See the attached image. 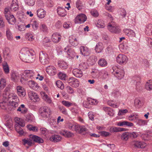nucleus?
Returning a JSON list of instances; mask_svg holds the SVG:
<instances>
[{
    "label": "nucleus",
    "mask_w": 152,
    "mask_h": 152,
    "mask_svg": "<svg viewBox=\"0 0 152 152\" xmlns=\"http://www.w3.org/2000/svg\"><path fill=\"white\" fill-rule=\"evenodd\" d=\"M27 50L26 54L20 56V58L22 60L25 62H32L35 60V53L32 49H28Z\"/></svg>",
    "instance_id": "nucleus-1"
},
{
    "label": "nucleus",
    "mask_w": 152,
    "mask_h": 152,
    "mask_svg": "<svg viewBox=\"0 0 152 152\" xmlns=\"http://www.w3.org/2000/svg\"><path fill=\"white\" fill-rule=\"evenodd\" d=\"M15 121L16 123L17 124H15V130L20 135H22L23 134L24 132L20 126L21 127L24 126L25 124L24 120L17 118L15 119Z\"/></svg>",
    "instance_id": "nucleus-2"
},
{
    "label": "nucleus",
    "mask_w": 152,
    "mask_h": 152,
    "mask_svg": "<svg viewBox=\"0 0 152 152\" xmlns=\"http://www.w3.org/2000/svg\"><path fill=\"white\" fill-rule=\"evenodd\" d=\"M9 9L6 8L4 10V14L8 23L11 25H14L16 22V19L13 15L10 14Z\"/></svg>",
    "instance_id": "nucleus-3"
},
{
    "label": "nucleus",
    "mask_w": 152,
    "mask_h": 152,
    "mask_svg": "<svg viewBox=\"0 0 152 152\" xmlns=\"http://www.w3.org/2000/svg\"><path fill=\"white\" fill-rule=\"evenodd\" d=\"M107 28L111 32L119 34L121 32L119 26L116 25H113L112 23H109L107 26Z\"/></svg>",
    "instance_id": "nucleus-4"
},
{
    "label": "nucleus",
    "mask_w": 152,
    "mask_h": 152,
    "mask_svg": "<svg viewBox=\"0 0 152 152\" xmlns=\"http://www.w3.org/2000/svg\"><path fill=\"white\" fill-rule=\"evenodd\" d=\"M87 17L83 14L81 13L78 15L75 19V23H83L86 21Z\"/></svg>",
    "instance_id": "nucleus-5"
},
{
    "label": "nucleus",
    "mask_w": 152,
    "mask_h": 152,
    "mask_svg": "<svg viewBox=\"0 0 152 152\" xmlns=\"http://www.w3.org/2000/svg\"><path fill=\"white\" fill-rule=\"evenodd\" d=\"M117 62L121 65H124L126 64L127 61V57L125 55L120 54L116 57Z\"/></svg>",
    "instance_id": "nucleus-6"
},
{
    "label": "nucleus",
    "mask_w": 152,
    "mask_h": 152,
    "mask_svg": "<svg viewBox=\"0 0 152 152\" xmlns=\"http://www.w3.org/2000/svg\"><path fill=\"white\" fill-rule=\"evenodd\" d=\"M39 60L42 64H45L49 63V59L47 54L44 53L43 51L40 52L39 54Z\"/></svg>",
    "instance_id": "nucleus-7"
},
{
    "label": "nucleus",
    "mask_w": 152,
    "mask_h": 152,
    "mask_svg": "<svg viewBox=\"0 0 152 152\" xmlns=\"http://www.w3.org/2000/svg\"><path fill=\"white\" fill-rule=\"evenodd\" d=\"M28 94L30 99L33 102H36L39 101V96L35 92L29 90L28 91Z\"/></svg>",
    "instance_id": "nucleus-8"
},
{
    "label": "nucleus",
    "mask_w": 152,
    "mask_h": 152,
    "mask_svg": "<svg viewBox=\"0 0 152 152\" xmlns=\"http://www.w3.org/2000/svg\"><path fill=\"white\" fill-rule=\"evenodd\" d=\"M40 113L41 116L44 118H48L50 115V110L46 107H44L41 108Z\"/></svg>",
    "instance_id": "nucleus-9"
},
{
    "label": "nucleus",
    "mask_w": 152,
    "mask_h": 152,
    "mask_svg": "<svg viewBox=\"0 0 152 152\" xmlns=\"http://www.w3.org/2000/svg\"><path fill=\"white\" fill-rule=\"evenodd\" d=\"M67 82L70 86L74 88L77 87L79 85L78 80L73 77H70L67 80Z\"/></svg>",
    "instance_id": "nucleus-10"
},
{
    "label": "nucleus",
    "mask_w": 152,
    "mask_h": 152,
    "mask_svg": "<svg viewBox=\"0 0 152 152\" xmlns=\"http://www.w3.org/2000/svg\"><path fill=\"white\" fill-rule=\"evenodd\" d=\"M116 67H113V74L115 75L117 77L118 79H121L123 78L124 76V73L123 70V68H122L121 69H118L117 70L115 71L114 69H115Z\"/></svg>",
    "instance_id": "nucleus-11"
},
{
    "label": "nucleus",
    "mask_w": 152,
    "mask_h": 152,
    "mask_svg": "<svg viewBox=\"0 0 152 152\" xmlns=\"http://www.w3.org/2000/svg\"><path fill=\"white\" fill-rule=\"evenodd\" d=\"M46 72L50 75H55L56 73V68L53 66H49L46 68Z\"/></svg>",
    "instance_id": "nucleus-12"
},
{
    "label": "nucleus",
    "mask_w": 152,
    "mask_h": 152,
    "mask_svg": "<svg viewBox=\"0 0 152 152\" xmlns=\"http://www.w3.org/2000/svg\"><path fill=\"white\" fill-rule=\"evenodd\" d=\"M19 102V99L17 96H14V98L11 100V102L10 103V105L12 107L13 110H14L15 108L17 107L18 105V102Z\"/></svg>",
    "instance_id": "nucleus-13"
},
{
    "label": "nucleus",
    "mask_w": 152,
    "mask_h": 152,
    "mask_svg": "<svg viewBox=\"0 0 152 152\" xmlns=\"http://www.w3.org/2000/svg\"><path fill=\"white\" fill-rule=\"evenodd\" d=\"M6 35L7 38L9 41H12L13 39V36L10 28L7 27L6 29Z\"/></svg>",
    "instance_id": "nucleus-14"
},
{
    "label": "nucleus",
    "mask_w": 152,
    "mask_h": 152,
    "mask_svg": "<svg viewBox=\"0 0 152 152\" xmlns=\"http://www.w3.org/2000/svg\"><path fill=\"white\" fill-rule=\"evenodd\" d=\"M64 51L66 52L68 55L72 58H74L76 56V53L72 48H64Z\"/></svg>",
    "instance_id": "nucleus-15"
},
{
    "label": "nucleus",
    "mask_w": 152,
    "mask_h": 152,
    "mask_svg": "<svg viewBox=\"0 0 152 152\" xmlns=\"http://www.w3.org/2000/svg\"><path fill=\"white\" fill-rule=\"evenodd\" d=\"M132 146L136 148H143L144 146L142 142L139 141H133L131 142Z\"/></svg>",
    "instance_id": "nucleus-16"
},
{
    "label": "nucleus",
    "mask_w": 152,
    "mask_h": 152,
    "mask_svg": "<svg viewBox=\"0 0 152 152\" xmlns=\"http://www.w3.org/2000/svg\"><path fill=\"white\" fill-rule=\"evenodd\" d=\"M117 125L119 126H127L129 127H131L133 126V123L126 121H120L118 122Z\"/></svg>",
    "instance_id": "nucleus-17"
},
{
    "label": "nucleus",
    "mask_w": 152,
    "mask_h": 152,
    "mask_svg": "<svg viewBox=\"0 0 152 152\" xmlns=\"http://www.w3.org/2000/svg\"><path fill=\"white\" fill-rule=\"evenodd\" d=\"M62 139L61 136L58 135H52L50 139V140L54 142L60 141Z\"/></svg>",
    "instance_id": "nucleus-18"
},
{
    "label": "nucleus",
    "mask_w": 152,
    "mask_h": 152,
    "mask_svg": "<svg viewBox=\"0 0 152 152\" xmlns=\"http://www.w3.org/2000/svg\"><path fill=\"white\" fill-rule=\"evenodd\" d=\"M19 6L17 0H13L10 6V8L12 11H16L18 9Z\"/></svg>",
    "instance_id": "nucleus-19"
},
{
    "label": "nucleus",
    "mask_w": 152,
    "mask_h": 152,
    "mask_svg": "<svg viewBox=\"0 0 152 152\" xmlns=\"http://www.w3.org/2000/svg\"><path fill=\"white\" fill-rule=\"evenodd\" d=\"M20 78V75L18 72H12L11 79L12 81L16 82Z\"/></svg>",
    "instance_id": "nucleus-20"
},
{
    "label": "nucleus",
    "mask_w": 152,
    "mask_h": 152,
    "mask_svg": "<svg viewBox=\"0 0 152 152\" xmlns=\"http://www.w3.org/2000/svg\"><path fill=\"white\" fill-rule=\"evenodd\" d=\"M57 12L58 15L61 17H64L66 15V12L65 9L60 7H58Z\"/></svg>",
    "instance_id": "nucleus-21"
},
{
    "label": "nucleus",
    "mask_w": 152,
    "mask_h": 152,
    "mask_svg": "<svg viewBox=\"0 0 152 152\" xmlns=\"http://www.w3.org/2000/svg\"><path fill=\"white\" fill-rule=\"evenodd\" d=\"M72 73L73 75L77 77L80 78L83 75L82 71L78 69H73Z\"/></svg>",
    "instance_id": "nucleus-22"
},
{
    "label": "nucleus",
    "mask_w": 152,
    "mask_h": 152,
    "mask_svg": "<svg viewBox=\"0 0 152 152\" xmlns=\"http://www.w3.org/2000/svg\"><path fill=\"white\" fill-rule=\"evenodd\" d=\"M30 138H31V140L35 142L40 143L44 142L43 140L41 138L36 135H33Z\"/></svg>",
    "instance_id": "nucleus-23"
},
{
    "label": "nucleus",
    "mask_w": 152,
    "mask_h": 152,
    "mask_svg": "<svg viewBox=\"0 0 152 152\" xmlns=\"http://www.w3.org/2000/svg\"><path fill=\"white\" fill-rule=\"evenodd\" d=\"M61 39V36L57 33L54 34L52 36V39L53 41L56 43H58Z\"/></svg>",
    "instance_id": "nucleus-24"
},
{
    "label": "nucleus",
    "mask_w": 152,
    "mask_h": 152,
    "mask_svg": "<svg viewBox=\"0 0 152 152\" xmlns=\"http://www.w3.org/2000/svg\"><path fill=\"white\" fill-rule=\"evenodd\" d=\"M101 77L102 80H104L107 79L109 77L108 72L104 70H102L99 72Z\"/></svg>",
    "instance_id": "nucleus-25"
},
{
    "label": "nucleus",
    "mask_w": 152,
    "mask_h": 152,
    "mask_svg": "<svg viewBox=\"0 0 152 152\" xmlns=\"http://www.w3.org/2000/svg\"><path fill=\"white\" fill-rule=\"evenodd\" d=\"M69 41L70 43L73 46L76 47L78 45V42L74 37H70L69 38Z\"/></svg>",
    "instance_id": "nucleus-26"
},
{
    "label": "nucleus",
    "mask_w": 152,
    "mask_h": 152,
    "mask_svg": "<svg viewBox=\"0 0 152 152\" xmlns=\"http://www.w3.org/2000/svg\"><path fill=\"white\" fill-rule=\"evenodd\" d=\"M28 84L30 87L34 90H37L39 87L37 83L32 80H29L28 81Z\"/></svg>",
    "instance_id": "nucleus-27"
},
{
    "label": "nucleus",
    "mask_w": 152,
    "mask_h": 152,
    "mask_svg": "<svg viewBox=\"0 0 152 152\" xmlns=\"http://www.w3.org/2000/svg\"><path fill=\"white\" fill-rule=\"evenodd\" d=\"M17 93L20 96L23 97L26 94L23 88L21 86H18L17 87Z\"/></svg>",
    "instance_id": "nucleus-28"
},
{
    "label": "nucleus",
    "mask_w": 152,
    "mask_h": 152,
    "mask_svg": "<svg viewBox=\"0 0 152 152\" xmlns=\"http://www.w3.org/2000/svg\"><path fill=\"white\" fill-rule=\"evenodd\" d=\"M46 15V11L42 9H39L37 11L38 17L41 18H44Z\"/></svg>",
    "instance_id": "nucleus-29"
},
{
    "label": "nucleus",
    "mask_w": 152,
    "mask_h": 152,
    "mask_svg": "<svg viewBox=\"0 0 152 152\" xmlns=\"http://www.w3.org/2000/svg\"><path fill=\"white\" fill-rule=\"evenodd\" d=\"M24 74H25L26 77L31 79H33L34 78L35 73L32 71L28 70H25Z\"/></svg>",
    "instance_id": "nucleus-30"
},
{
    "label": "nucleus",
    "mask_w": 152,
    "mask_h": 152,
    "mask_svg": "<svg viewBox=\"0 0 152 152\" xmlns=\"http://www.w3.org/2000/svg\"><path fill=\"white\" fill-rule=\"evenodd\" d=\"M60 133L65 137H72L73 134L71 132L66 130H63L61 131Z\"/></svg>",
    "instance_id": "nucleus-31"
},
{
    "label": "nucleus",
    "mask_w": 152,
    "mask_h": 152,
    "mask_svg": "<svg viewBox=\"0 0 152 152\" xmlns=\"http://www.w3.org/2000/svg\"><path fill=\"white\" fill-rule=\"evenodd\" d=\"M17 111L20 112L22 114H25L27 112V109L24 104H22L18 108Z\"/></svg>",
    "instance_id": "nucleus-32"
},
{
    "label": "nucleus",
    "mask_w": 152,
    "mask_h": 152,
    "mask_svg": "<svg viewBox=\"0 0 152 152\" xmlns=\"http://www.w3.org/2000/svg\"><path fill=\"white\" fill-rule=\"evenodd\" d=\"M124 33L128 36L132 37L135 36V33L132 30L130 29H125L124 30Z\"/></svg>",
    "instance_id": "nucleus-33"
},
{
    "label": "nucleus",
    "mask_w": 152,
    "mask_h": 152,
    "mask_svg": "<svg viewBox=\"0 0 152 152\" xmlns=\"http://www.w3.org/2000/svg\"><path fill=\"white\" fill-rule=\"evenodd\" d=\"M145 33L148 35L152 34V24H148L146 27Z\"/></svg>",
    "instance_id": "nucleus-34"
},
{
    "label": "nucleus",
    "mask_w": 152,
    "mask_h": 152,
    "mask_svg": "<svg viewBox=\"0 0 152 152\" xmlns=\"http://www.w3.org/2000/svg\"><path fill=\"white\" fill-rule=\"evenodd\" d=\"M143 103L141 100L139 98H136L134 100V106L136 107L139 108L142 105Z\"/></svg>",
    "instance_id": "nucleus-35"
},
{
    "label": "nucleus",
    "mask_w": 152,
    "mask_h": 152,
    "mask_svg": "<svg viewBox=\"0 0 152 152\" xmlns=\"http://www.w3.org/2000/svg\"><path fill=\"white\" fill-rule=\"evenodd\" d=\"M59 66L62 69H66L68 67V65L67 63L64 61H61L58 63Z\"/></svg>",
    "instance_id": "nucleus-36"
},
{
    "label": "nucleus",
    "mask_w": 152,
    "mask_h": 152,
    "mask_svg": "<svg viewBox=\"0 0 152 152\" xmlns=\"http://www.w3.org/2000/svg\"><path fill=\"white\" fill-rule=\"evenodd\" d=\"M44 45L46 47H51L52 44L50 41L48 37H45L43 41Z\"/></svg>",
    "instance_id": "nucleus-37"
},
{
    "label": "nucleus",
    "mask_w": 152,
    "mask_h": 152,
    "mask_svg": "<svg viewBox=\"0 0 152 152\" xmlns=\"http://www.w3.org/2000/svg\"><path fill=\"white\" fill-rule=\"evenodd\" d=\"M98 64L101 66L105 67L107 65V61L103 58H100L98 61Z\"/></svg>",
    "instance_id": "nucleus-38"
},
{
    "label": "nucleus",
    "mask_w": 152,
    "mask_h": 152,
    "mask_svg": "<svg viewBox=\"0 0 152 152\" xmlns=\"http://www.w3.org/2000/svg\"><path fill=\"white\" fill-rule=\"evenodd\" d=\"M80 51L81 54L84 56H87L89 54L90 51L88 48H81Z\"/></svg>",
    "instance_id": "nucleus-39"
},
{
    "label": "nucleus",
    "mask_w": 152,
    "mask_h": 152,
    "mask_svg": "<svg viewBox=\"0 0 152 152\" xmlns=\"http://www.w3.org/2000/svg\"><path fill=\"white\" fill-rule=\"evenodd\" d=\"M26 121L28 122L31 123L34 121V118L33 115L31 113L28 114L26 116Z\"/></svg>",
    "instance_id": "nucleus-40"
},
{
    "label": "nucleus",
    "mask_w": 152,
    "mask_h": 152,
    "mask_svg": "<svg viewBox=\"0 0 152 152\" xmlns=\"http://www.w3.org/2000/svg\"><path fill=\"white\" fill-rule=\"evenodd\" d=\"M4 72L6 74H8L10 72L9 66L7 62H5L2 65Z\"/></svg>",
    "instance_id": "nucleus-41"
},
{
    "label": "nucleus",
    "mask_w": 152,
    "mask_h": 152,
    "mask_svg": "<svg viewBox=\"0 0 152 152\" xmlns=\"http://www.w3.org/2000/svg\"><path fill=\"white\" fill-rule=\"evenodd\" d=\"M130 133L128 132H124L121 136V139L124 141H127L130 137Z\"/></svg>",
    "instance_id": "nucleus-42"
},
{
    "label": "nucleus",
    "mask_w": 152,
    "mask_h": 152,
    "mask_svg": "<svg viewBox=\"0 0 152 152\" xmlns=\"http://www.w3.org/2000/svg\"><path fill=\"white\" fill-rule=\"evenodd\" d=\"M145 88L148 90H152V80H150L146 82L145 85Z\"/></svg>",
    "instance_id": "nucleus-43"
},
{
    "label": "nucleus",
    "mask_w": 152,
    "mask_h": 152,
    "mask_svg": "<svg viewBox=\"0 0 152 152\" xmlns=\"http://www.w3.org/2000/svg\"><path fill=\"white\" fill-rule=\"evenodd\" d=\"M89 104L92 105H96L98 102V101L96 99H93L91 98H88L87 99Z\"/></svg>",
    "instance_id": "nucleus-44"
},
{
    "label": "nucleus",
    "mask_w": 152,
    "mask_h": 152,
    "mask_svg": "<svg viewBox=\"0 0 152 152\" xmlns=\"http://www.w3.org/2000/svg\"><path fill=\"white\" fill-rule=\"evenodd\" d=\"M8 106L7 102L6 101H3L0 102V108L3 110H6Z\"/></svg>",
    "instance_id": "nucleus-45"
},
{
    "label": "nucleus",
    "mask_w": 152,
    "mask_h": 152,
    "mask_svg": "<svg viewBox=\"0 0 152 152\" xmlns=\"http://www.w3.org/2000/svg\"><path fill=\"white\" fill-rule=\"evenodd\" d=\"M58 76L59 78L62 80H65L67 78L66 74L64 73L60 72L58 74Z\"/></svg>",
    "instance_id": "nucleus-46"
},
{
    "label": "nucleus",
    "mask_w": 152,
    "mask_h": 152,
    "mask_svg": "<svg viewBox=\"0 0 152 152\" xmlns=\"http://www.w3.org/2000/svg\"><path fill=\"white\" fill-rule=\"evenodd\" d=\"M56 84L57 86L61 89H63L64 88V86L63 83L60 80L57 81L56 82Z\"/></svg>",
    "instance_id": "nucleus-47"
},
{
    "label": "nucleus",
    "mask_w": 152,
    "mask_h": 152,
    "mask_svg": "<svg viewBox=\"0 0 152 152\" xmlns=\"http://www.w3.org/2000/svg\"><path fill=\"white\" fill-rule=\"evenodd\" d=\"M76 7L79 10H80L82 8L83 6V4L80 0H78L76 3Z\"/></svg>",
    "instance_id": "nucleus-48"
},
{
    "label": "nucleus",
    "mask_w": 152,
    "mask_h": 152,
    "mask_svg": "<svg viewBox=\"0 0 152 152\" xmlns=\"http://www.w3.org/2000/svg\"><path fill=\"white\" fill-rule=\"evenodd\" d=\"M115 102L113 100L108 101L107 102V104L109 106L114 108H117L118 105L116 104H115Z\"/></svg>",
    "instance_id": "nucleus-49"
},
{
    "label": "nucleus",
    "mask_w": 152,
    "mask_h": 152,
    "mask_svg": "<svg viewBox=\"0 0 152 152\" xmlns=\"http://www.w3.org/2000/svg\"><path fill=\"white\" fill-rule=\"evenodd\" d=\"M43 98H44V100L47 103H48L49 104H51L52 103V101L51 99L47 95H46V94L44 95Z\"/></svg>",
    "instance_id": "nucleus-50"
},
{
    "label": "nucleus",
    "mask_w": 152,
    "mask_h": 152,
    "mask_svg": "<svg viewBox=\"0 0 152 152\" xmlns=\"http://www.w3.org/2000/svg\"><path fill=\"white\" fill-rule=\"evenodd\" d=\"M109 131L110 132L112 133L114 132H119V127H112L110 128Z\"/></svg>",
    "instance_id": "nucleus-51"
},
{
    "label": "nucleus",
    "mask_w": 152,
    "mask_h": 152,
    "mask_svg": "<svg viewBox=\"0 0 152 152\" xmlns=\"http://www.w3.org/2000/svg\"><path fill=\"white\" fill-rule=\"evenodd\" d=\"M25 37L27 39L30 41H32L33 39V36L30 33H27Z\"/></svg>",
    "instance_id": "nucleus-52"
},
{
    "label": "nucleus",
    "mask_w": 152,
    "mask_h": 152,
    "mask_svg": "<svg viewBox=\"0 0 152 152\" xmlns=\"http://www.w3.org/2000/svg\"><path fill=\"white\" fill-rule=\"evenodd\" d=\"M5 80L4 79H1L0 80V89H2L6 85Z\"/></svg>",
    "instance_id": "nucleus-53"
},
{
    "label": "nucleus",
    "mask_w": 152,
    "mask_h": 152,
    "mask_svg": "<svg viewBox=\"0 0 152 152\" xmlns=\"http://www.w3.org/2000/svg\"><path fill=\"white\" fill-rule=\"evenodd\" d=\"M97 26L99 28H103L105 26V24L103 21L99 20L97 22Z\"/></svg>",
    "instance_id": "nucleus-54"
},
{
    "label": "nucleus",
    "mask_w": 152,
    "mask_h": 152,
    "mask_svg": "<svg viewBox=\"0 0 152 152\" xmlns=\"http://www.w3.org/2000/svg\"><path fill=\"white\" fill-rule=\"evenodd\" d=\"M120 15L123 17H125L126 14V12L125 9L123 8L120 9L119 11Z\"/></svg>",
    "instance_id": "nucleus-55"
},
{
    "label": "nucleus",
    "mask_w": 152,
    "mask_h": 152,
    "mask_svg": "<svg viewBox=\"0 0 152 152\" xmlns=\"http://www.w3.org/2000/svg\"><path fill=\"white\" fill-rule=\"evenodd\" d=\"M27 128L30 131H32L34 132L37 131L38 130L36 126H33L31 125L27 126Z\"/></svg>",
    "instance_id": "nucleus-56"
},
{
    "label": "nucleus",
    "mask_w": 152,
    "mask_h": 152,
    "mask_svg": "<svg viewBox=\"0 0 152 152\" xmlns=\"http://www.w3.org/2000/svg\"><path fill=\"white\" fill-rule=\"evenodd\" d=\"M141 85L140 82H137L136 84V89L138 92H140L142 90V87Z\"/></svg>",
    "instance_id": "nucleus-57"
},
{
    "label": "nucleus",
    "mask_w": 152,
    "mask_h": 152,
    "mask_svg": "<svg viewBox=\"0 0 152 152\" xmlns=\"http://www.w3.org/2000/svg\"><path fill=\"white\" fill-rule=\"evenodd\" d=\"M31 25L34 30L37 29L38 27V23L36 20L34 21Z\"/></svg>",
    "instance_id": "nucleus-58"
},
{
    "label": "nucleus",
    "mask_w": 152,
    "mask_h": 152,
    "mask_svg": "<svg viewBox=\"0 0 152 152\" xmlns=\"http://www.w3.org/2000/svg\"><path fill=\"white\" fill-rule=\"evenodd\" d=\"M120 95V92L117 90L114 91L112 93V95L115 97H117Z\"/></svg>",
    "instance_id": "nucleus-59"
},
{
    "label": "nucleus",
    "mask_w": 152,
    "mask_h": 152,
    "mask_svg": "<svg viewBox=\"0 0 152 152\" xmlns=\"http://www.w3.org/2000/svg\"><path fill=\"white\" fill-rule=\"evenodd\" d=\"M62 103L64 105L67 107L71 106L72 104L70 102L65 100L62 101Z\"/></svg>",
    "instance_id": "nucleus-60"
},
{
    "label": "nucleus",
    "mask_w": 152,
    "mask_h": 152,
    "mask_svg": "<svg viewBox=\"0 0 152 152\" xmlns=\"http://www.w3.org/2000/svg\"><path fill=\"white\" fill-rule=\"evenodd\" d=\"M138 123L140 125L143 126L147 124V122L145 120L139 119L138 121Z\"/></svg>",
    "instance_id": "nucleus-61"
},
{
    "label": "nucleus",
    "mask_w": 152,
    "mask_h": 152,
    "mask_svg": "<svg viewBox=\"0 0 152 152\" xmlns=\"http://www.w3.org/2000/svg\"><path fill=\"white\" fill-rule=\"evenodd\" d=\"M31 140H28L26 139L23 140V141L24 143V144H27L28 145L31 146L32 143Z\"/></svg>",
    "instance_id": "nucleus-62"
},
{
    "label": "nucleus",
    "mask_w": 152,
    "mask_h": 152,
    "mask_svg": "<svg viewBox=\"0 0 152 152\" xmlns=\"http://www.w3.org/2000/svg\"><path fill=\"white\" fill-rule=\"evenodd\" d=\"M16 96L12 93L8 95L7 97V99L9 101L10 103L11 102L12 99H13V98H14V96Z\"/></svg>",
    "instance_id": "nucleus-63"
},
{
    "label": "nucleus",
    "mask_w": 152,
    "mask_h": 152,
    "mask_svg": "<svg viewBox=\"0 0 152 152\" xmlns=\"http://www.w3.org/2000/svg\"><path fill=\"white\" fill-rule=\"evenodd\" d=\"M66 89L68 92L69 94H72L74 92L73 89L69 86H67L66 87Z\"/></svg>",
    "instance_id": "nucleus-64"
}]
</instances>
